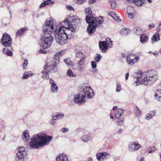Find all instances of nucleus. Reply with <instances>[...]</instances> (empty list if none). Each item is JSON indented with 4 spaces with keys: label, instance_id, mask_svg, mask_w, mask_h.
Here are the masks:
<instances>
[{
    "label": "nucleus",
    "instance_id": "obj_1",
    "mask_svg": "<svg viewBox=\"0 0 161 161\" xmlns=\"http://www.w3.org/2000/svg\"><path fill=\"white\" fill-rule=\"evenodd\" d=\"M77 19L73 15L70 14L61 23V26L57 27L55 37L58 43L63 45L68 42V39L70 38L75 32V28L73 24Z\"/></svg>",
    "mask_w": 161,
    "mask_h": 161
},
{
    "label": "nucleus",
    "instance_id": "obj_2",
    "mask_svg": "<svg viewBox=\"0 0 161 161\" xmlns=\"http://www.w3.org/2000/svg\"><path fill=\"white\" fill-rule=\"evenodd\" d=\"M56 28L57 27L53 23L52 21L49 20L46 22L42 29L43 35L41 38V47L44 48L50 47L53 39L52 34L54 32L55 35Z\"/></svg>",
    "mask_w": 161,
    "mask_h": 161
},
{
    "label": "nucleus",
    "instance_id": "obj_3",
    "mask_svg": "<svg viewBox=\"0 0 161 161\" xmlns=\"http://www.w3.org/2000/svg\"><path fill=\"white\" fill-rule=\"evenodd\" d=\"M52 138L51 136H47L45 133H40L33 136L30 142V146L32 148L37 149L48 143Z\"/></svg>",
    "mask_w": 161,
    "mask_h": 161
},
{
    "label": "nucleus",
    "instance_id": "obj_4",
    "mask_svg": "<svg viewBox=\"0 0 161 161\" xmlns=\"http://www.w3.org/2000/svg\"><path fill=\"white\" fill-rule=\"evenodd\" d=\"M104 18L103 17L100 16L98 18H90L87 16L86 18V23L89 24L87 31L88 34L91 35L94 33L96 30V27L102 23Z\"/></svg>",
    "mask_w": 161,
    "mask_h": 161
},
{
    "label": "nucleus",
    "instance_id": "obj_5",
    "mask_svg": "<svg viewBox=\"0 0 161 161\" xmlns=\"http://www.w3.org/2000/svg\"><path fill=\"white\" fill-rule=\"evenodd\" d=\"M80 88L82 90L81 92L82 93V95L85 98L90 99L93 98L95 95L94 92L91 86H89L87 84H83L80 87Z\"/></svg>",
    "mask_w": 161,
    "mask_h": 161
},
{
    "label": "nucleus",
    "instance_id": "obj_6",
    "mask_svg": "<svg viewBox=\"0 0 161 161\" xmlns=\"http://www.w3.org/2000/svg\"><path fill=\"white\" fill-rule=\"evenodd\" d=\"M27 152L25 148L23 147H18L16 150L15 161H24Z\"/></svg>",
    "mask_w": 161,
    "mask_h": 161
},
{
    "label": "nucleus",
    "instance_id": "obj_7",
    "mask_svg": "<svg viewBox=\"0 0 161 161\" xmlns=\"http://www.w3.org/2000/svg\"><path fill=\"white\" fill-rule=\"evenodd\" d=\"M56 69V67L53 64V65L49 66L47 64L45 66L44 69L42 72V78L44 80H48L49 79L48 72L50 71L56 72L55 69Z\"/></svg>",
    "mask_w": 161,
    "mask_h": 161
},
{
    "label": "nucleus",
    "instance_id": "obj_8",
    "mask_svg": "<svg viewBox=\"0 0 161 161\" xmlns=\"http://www.w3.org/2000/svg\"><path fill=\"white\" fill-rule=\"evenodd\" d=\"M1 42L3 45L9 47L12 44V39L8 34H4L2 38Z\"/></svg>",
    "mask_w": 161,
    "mask_h": 161
},
{
    "label": "nucleus",
    "instance_id": "obj_9",
    "mask_svg": "<svg viewBox=\"0 0 161 161\" xmlns=\"http://www.w3.org/2000/svg\"><path fill=\"white\" fill-rule=\"evenodd\" d=\"M141 147L140 145L137 142H132L128 145V151L131 152L138 150Z\"/></svg>",
    "mask_w": 161,
    "mask_h": 161
},
{
    "label": "nucleus",
    "instance_id": "obj_10",
    "mask_svg": "<svg viewBox=\"0 0 161 161\" xmlns=\"http://www.w3.org/2000/svg\"><path fill=\"white\" fill-rule=\"evenodd\" d=\"M136 77L137 78L136 80H150L147 74L142 71H139L137 73Z\"/></svg>",
    "mask_w": 161,
    "mask_h": 161
},
{
    "label": "nucleus",
    "instance_id": "obj_11",
    "mask_svg": "<svg viewBox=\"0 0 161 161\" xmlns=\"http://www.w3.org/2000/svg\"><path fill=\"white\" fill-rule=\"evenodd\" d=\"M74 99L75 103L80 104H82L86 102L85 98L82 94L81 95L80 94H75Z\"/></svg>",
    "mask_w": 161,
    "mask_h": 161
},
{
    "label": "nucleus",
    "instance_id": "obj_12",
    "mask_svg": "<svg viewBox=\"0 0 161 161\" xmlns=\"http://www.w3.org/2000/svg\"><path fill=\"white\" fill-rule=\"evenodd\" d=\"M147 74L150 79V80H156L158 79V76L157 75V72L154 70H151L147 71Z\"/></svg>",
    "mask_w": 161,
    "mask_h": 161
},
{
    "label": "nucleus",
    "instance_id": "obj_13",
    "mask_svg": "<svg viewBox=\"0 0 161 161\" xmlns=\"http://www.w3.org/2000/svg\"><path fill=\"white\" fill-rule=\"evenodd\" d=\"M154 83L153 81H135L133 85L134 86H137L140 85H144L145 86H150Z\"/></svg>",
    "mask_w": 161,
    "mask_h": 161
},
{
    "label": "nucleus",
    "instance_id": "obj_14",
    "mask_svg": "<svg viewBox=\"0 0 161 161\" xmlns=\"http://www.w3.org/2000/svg\"><path fill=\"white\" fill-rule=\"evenodd\" d=\"M99 46L100 49L103 53H105L108 49V46L105 41H100L99 42Z\"/></svg>",
    "mask_w": 161,
    "mask_h": 161
},
{
    "label": "nucleus",
    "instance_id": "obj_15",
    "mask_svg": "<svg viewBox=\"0 0 161 161\" xmlns=\"http://www.w3.org/2000/svg\"><path fill=\"white\" fill-rule=\"evenodd\" d=\"M64 50H62L60 52H57L54 55V58L55 60L54 62V63H53V65H53V64L54 66L56 67V66L55 65V64H56V63H58L59 61L60 57L64 53Z\"/></svg>",
    "mask_w": 161,
    "mask_h": 161
},
{
    "label": "nucleus",
    "instance_id": "obj_16",
    "mask_svg": "<svg viewBox=\"0 0 161 161\" xmlns=\"http://www.w3.org/2000/svg\"><path fill=\"white\" fill-rule=\"evenodd\" d=\"M133 57V55L132 54L127 55L126 57V62L127 64L130 66H132L135 63Z\"/></svg>",
    "mask_w": 161,
    "mask_h": 161
},
{
    "label": "nucleus",
    "instance_id": "obj_17",
    "mask_svg": "<svg viewBox=\"0 0 161 161\" xmlns=\"http://www.w3.org/2000/svg\"><path fill=\"white\" fill-rule=\"evenodd\" d=\"M148 41V37L145 34H141L140 36V42L143 44L147 43Z\"/></svg>",
    "mask_w": 161,
    "mask_h": 161
},
{
    "label": "nucleus",
    "instance_id": "obj_18",
    "mask_svg": "<svg viewBox=\"0 0 161 161\" xmlns=\"http://www.w3.org/2000/svg\"><path fill=\"white\" fill-rule=\"evenodd\" d=\"M156 112V111L155 110L150 111L148 114L146 115L145 119L147 120H150L155 115Z\"/></svg>",
    "mask_w": 161,
    "mask_h": 161
},
{
    "label": "nucleus",
    "instance_id": "obj_19",
    "mask_svg": "<svg viewBox=\"0 0 161 161\" xmlns=\"http://www.w3.org/2000/svg\"><path fill=\"white\" fill-rule=\"evenodd\" d=\"M68 157L64 154H59L57 157V161H68Z\"/></svg>",
    "mask_w": 161,
    "mask_h": 161
},
{
    "label": "nucleus",
    "instance_id": "obj_20",
    "mask_svg": "<svg viewBox=\"0 0 161 161\" xmlns=\"http://www.w3.org/2000/svg\"><path fill=\"white\" fill-rule=\"evenodd\" d=\"M51 84V91L53 93H56L57 92L58 87L57 86L55 81H50Z\"/></svg>",
    "mask_w": 161,
    "mask_h": 161
},
{
    "label": "nucleus",
    "instance_id": "obj_21",
    "mask_svg": "<svg viewBox=\"0 0 161 161\" xmlns=\"http://www.w3.org/2000/svg\"><path fill=\"white\" fill-rule=\"evenodd\" d=\"M152 43L153 44L158 42L160 40V36L158 33L156 32L154 34L151 38Z\"/></svg>",
    "mask_w": 161,
    "mask_h": 161
},
{
    "label": "nucleus",
    "instance_id": "obj_22",
    "mask_svg": "<svg viewBox=\"0 0 161 161\" xmlns=\"http://www.w3.org/2000/svg\"><path fill=\"white\" fill-rule=\"evenodd\" d=\"M85 12L86 14L87 15L86 17L88 16L90 18H95V17L92 16V11L90 7H88L86 8L85 9Z\"/></svg>",
    "mask_w": 161,
    "mask_h": 161
},
{
    "label": "nucleus",
    "instance_id": "obj_23",
    "mask_svg": "<svg viewBox=\"0 0 161 161\" xmlns=\"http://www.w3.org/2000/svg\"><path fill=\"white\" fill-rule=\"evenodd\" d=\"M30 136L27 130L24 131L22 135V138L24 141H27L29 139Z\"/></svg>",
    "mask_w": 161,
    "mask_h": 161
},
{
    "label": "nucleus",
    "instance_id": "obj_24",
    "mask_svg": "<svg viewBox=\"0 0 161 161\" xmlns=\"http://www.w3.org/2000/svg\"><path fill=\"white\" fill-rule=\"evenodd\" d=\"M123 113V110L121 108L118 109L115 112V116L117 118H119L122 116Z\"/></svg>",
    "mask_w": 161,
    "mask_h": 161
},
{
    "label": "nucleus",
    "instance_id": "obj_25",
    "mask_svg": "<svg viewBox=\"0 0 161 161\" xmlns=\"http://www.w3.org/2000/svg\"><path fill=\"white\" fill-rule=\"evenodd\" d=\"M28 29L26 27H23L19 30L16 33V36H20L23 34Z\"/></svg>",
    "mask_w": 161,
    "mask_h": 161
},
{
    "label": "nucleus",
    "instance_id": "obj_26",
    "mask_svg": "<svg viewBox=\"0 0 161 161\" xmlns=\"http://www.w3.org/2000/svg\"><path fill=\"white\" fill-rule=\"evenodd\" d=\"M131 32V30L128 28H125L121 30L120 31V33L123 36H125L130 34Z\"/></svg>",
    "mask_w": 161,
    "mask_h": 161
},
{
    "label": "nucleus",
    "instance_id": "obj_27",
    "mask_svg": "<svg viewBox=\"0 0 161 161\" xmlns=\"http://www.w3.org/2000/svg\"><path fill=\"white\" fill-rule=\"evenodd\" d=\"M100 155L102 156V157L101 158H100V161H103L104 159L109 158L110 157V155L109 154L107 153L106 152L101 153Z\"/></svg>",
    "mask_w": 161,
    "mask_h": 161
},
{
    "label": "nucleus",
    "instance_id": "obj_28",
    "mask_svg": "<svg viewBox=\"0 0 161 161\" xmlns=\"http://www.w3.org/2000/svg\"><path fill=\"white\" fill-rule=\"evenodd\" d=\"M54 2H52L51 0H47L44 2L42 3L40 6V8H42L44 7L47 5H50L53 4Z\"/></svg>",
    "mask_w": 161,
    "mask_h": 161
},
{
    "label": "nucleus",
    "instance_id": "obj_29",
    "mask_svg": "<svg viewBox=\"0 0 161 161\" xmlns=\"http://www.w3.org/2000/svg\"><path fill=\"white\" fill-rule=\"evenodd\" d=\"M91 138V135L89 134L84 136L82 137L81 140L84 142H87L89 141Z\"/></svg>",
    "mask_w": 161,
    "mask_h": 161
},
{
    "label": "nucleus",
    "instance_id": "obj_30",
    "mask_svg": "<svg viewBox=\"0 0 161 161\" xmlns=\"http://www.w3.org/2000/svg\"><path fill=\"white\" fill-rule=\"evenodd\" d=\"M108 14L112 16L115 20H119V17L117 14L114 11H110L108 12Z\"/></svg>",
    "mask_w": 161,
    "mask_h": 161
},
{
    "label": "nucleus",
    "instance_id": "obj_31",
    "mask_svg": "<svg viewBox=\"0 0 161 161\" xmlns=\"http://www.w3.org/2000/svg\"><path fill=\"white\" fill-rule=\"evenodd\" d=\"M3 53L7 55L11 56L13 55L12 53L8 49V48H4L3 49Z\"/></svg>",
    "mask_w": 161,
    "mask_h": 161
},
{
    "label": "nucleus",
    "instance_id": "obj_32",
    "mask_svg": "<svg viewBox=\"0 0 161 161\" xmlns=\"http://www.w3.org/2000/svg\"><path fill=\"white\" fill-rule=\"evenodd\" d=\"M108 1L111 5V8L113 9H115L116 7L117 4L115 0H108Z\"/></svg>",
    "mask_w": 161,
    "mask_h": 161
},
{
    "label": "nucleus",
    "instance_id": "obj_33",
    "mask_svg": "<svg viewBox=\"0 0 161 161\" xmlns=\"http://www.w3.org/2000/svg\"><path fill=\"white\" fill-rule=\"evenodd\" d=\"M106 42L107 45H108V47L111 48L113 47V41L111 40V39L108 37L106 39Z\"/></svg>",
    "mask_w": 161,
    "mask_h": 161
},
{
    "label": "nucleus",
    "instance_id": "obj_34",
    "mask_svg": "<svg viewBox=\"0 0 161 161\" xmlns=\"http://www.w3.org/2000/svg\"><path fill=\"white\" fill-rule=\"evenodd\" d=\"M33 74L32 72L29 71L25 72L24 74L22 79H25L28 77L29 76H32Z\"/></svg>",
    "mask_w": 161,
    "mask_h": 161
},
{
    "label": "nucleus",
    "instance_id": "obj_35",
    "mask_svg": "<svg viewBox=\"0 0 161 161\" xmlns=\"http://www.w3.org/2000/svg\"><path fill=\"white\" fill-rule=\"evenodd\" d=\"M134 32L137 35H140L142 33V30L141 28L137 27L133 29Z\"/></svg>",
    "mask_w": 161,
    "mask_h": 161
},
{
    "label": "nucleus",
    "instance_id": "obj_36",
    "mask_svg": "<svg viewBox=\"0 0 161 161\" xmlns=\"http://www.w3.org/2000/svg\"><path fill=\"white\" fill-rule=\"evenodd\" d=\"M135 9L134 8L131 6H129L127 8L126 12L127 13H134Z\"/></svg>",
    "mask_w": 161,
    "mask_h": 161
},
{
    "label": "nucleus",
    "instance_id": "obj_37",
    "mask_svg": "<svg viewBox=\"0 0 161 161\" xmlns=\"http://www.w3.org/2000/svg\"><path fill=\"white\" fill-rule=\"evenodd\" d=\"M101 58V56L99 54H97L96 56L94 58V59L95 60V61L98 63L100 60Z\"/></svg>",
    "mask_w": 161,
    "mask_h": 161
},
{
    "label": "nucleus",
    "instance_id": "obj_38",
    "mask_svg": "<svg viewBox=\"0 0 161 161\" xmlns=\"http://www.w3.org/2000/svg\"><path fill=\"white\" fill-rule=\"evenodd\" d=\"M156 149L155 147L154 146H152V147H149L147 149V151L149 153H152L154 152Z\"/></svg>",
    "mask_w": 161,
    "mask_h": 161
},
{
    "label": "nucleus",
    "instance_id": "obj_39",
    "mask_svg": "<svg viewBox=\"0 0 161 161\" xmlns=\"http://www.w3.org/2000/svg\"><path fill=\"white\" fill-rule=\"evenodd\" d=\"M136 110L137 116L139 118L140 117L141 115V110H140L139 108L137 107H136Z\"/></svg>",
    "mask_w": 161,
    "mask_h": 161
},
{
    "label": "nucleus",
    "instance_id": "obj_40",
    "mask_svg": "<svg viewBox=\"0 0 161 161\" xmlns=\"http://www.w3.org/2000/svg\"><path fill=\"white\" fill-rule=\"evenodd\" d=\"M155 98L159 102H161V95L159 93H155L154 95Z\"/></svg>",
    "mask_w": 161,
    "mask_h": 161
},
{
    "label": "nucleus",
    "instance_id": "obj_41",
    "mask_svg": "<svg viewBox=\"0 0 161 161\" xmlns=\"http://www.w3.org/2000/svg\"><path fill=\"white\" fill-rule=\"evenodd\" d=\"M85 58L84 57H83L78 62V64L81 66L83 65L85 61Z\"/></svg>",
    "mask_w": 161,
    "mask_h": 161
},
{
    "label": "nucleus",
    "instance_id": "obj_42",
    "mask_svg": "<svg viewBox=\"0 0 161 161\" xmlns=\"http://www.w3.org/2000/svg\"><path fill=\"white\" fill-rule=\"evenodd\" d=\"M124 119L121 118L119 120L117 121L116 124L118 125H121L123 124L124 123Z\"/></svg>",
    "mask_w": 161,
    "mask_h": 161
},
{
    "label": "nucleus",
    "instance_id": "obj_43",
    "mask_svg": "<svg viewBox=\"0 0 161 161\" xmlns=\"http://www.w3.org/2000/svg\"><path fill=\"white\" fill-rule=\"evenodd\" d=\"M64 63L68 65L71 64L72 61L69 58H67L64 60Z\"/></svg>",
    "mask_w": 161,
    "mask_h": 161
},
{
    "label": "nucleus",
    "instance_id": "obj_44",
    "mask_svg": "<svg viewBox=\"0 0 161 161\" xmlns=\"http://www.w3.org/2000/svg\"><path fill=\"white\" fill-rule=\"evenodd\" d=\"M82 55V53L80 51H77L76 53V56L78 58H81Z\"/></svg>",
    "mask_w": 161,
    "mask_h": 161
},
{
    "label": "nucleus",
    "instance_id": "obj_45",
    "mask_svg": "<svg viewBox=\"0 0 161 161\" xmlns=\"http://www.w3.org/2000/svg\"><path fill=\"white\" fill-rule=\"evenodd\" d=\"M87 0H77L76 3L78 4L81 5L86 2Z\"/></svg>",
    "mask_w": 161,
    "mask_h": 161
},
{
    "label": "nucleus",
    "instance_id": "obj_46",
    "mask_svg": "<svg viewBox=\"0 0 161 161\" xmlns=\"http://www.w3.org/2000/svg\"><path fill=\"white\" fill-rule=\"evenodd\" d=\"M28 64V61L26 59L24 60V63L23 64L22 67L23 68L25 69H26V66Z\"/></svg>",
    "mask_w": 161,
    "mask_h": 161
},
{
    "label": "nucleus",
    "instance_id": "obj_47",
    "mask_svg": "<svg viewBox=\"0 0 161 161\" xmlns=\"http://www.w3.org/2000/svg\"><path fill=\"white\" fill-rule=\"evenodd\" d=\"M127 13L128 15V17L130 19H133L135 18V15L134 13Z\"/></svg>",
    "mask_w": 161,
    "mask_h": 161
},
{
    "label": "nucleus",
    "instance_id": "obj_48",
    "mask_svg": "<svg viewBox=\"0 0 161 161\" xmlns=\"http://www.w3.org/2000/svg\"><path fill=\"white\" fill-rule=\"evenodd\" d=\"M67 74L68 76H73L75 75L71 70H69L67 72Z\"/></svg>",
    "mask_w": 161,
    "mask_h": 161
},
{
    "label": "nucleus",
    "instance_id": "obj_49",
    "mask_svg": "<svg viewBox=\"0 0 161 161\" xmlns=\"http://www.w3.org/2000/svg\"><path fill=\"white\" fill-rule=\"evenodd\" d=\"M121 89V87L120 85L119 84H117L116 86V91L119 92Z\"/></svg>",
    "mask_w": 161,
    "mask_h": 161
},
{
    "label": "nucleus",
    "instance_id": "obj_50",
    "mask_svg": "<svg viewBox=\"0 0 161 161\" xmlns=\"http://www.w3.org/2000/svg\"><path fill=\"white\" fill-rule=\"evenodd\" d=\"M96 61H92L91 62V65H92V69H95V68L97 67V65L96 64Z\"/></svg>",
    "mask_w": 161,
    "mask_h": 161
},
{
    "label": "nucleus",
    "instance_id": "obj_51",
    "mask_svg": "<svg viewBox=\"0 0 161 161\" xmlns=\"http://www.w3.org/2000/svg\"><path fill=\"white\" fill-rule=\"evenodd\" d=\"M46 48H44L43 47V48L41 49L39 51V53L42 54H45L47 52V50H45Z\"/></svg>",
    "mask_w": 161,
    "mask_h": 161
},
{
    "label": "nucleus",
    "instance_id": "obj_52",
    "mask_svg": "<svg viewBox=\"0 0 161 161\" xmlns=\"http://www.w3.org/2000/svg\"><path fill=\"white\" fill-rule=\"evenodd\" d=\"M83 70V68L81 66L79 65L78 64L77 68L76 70L78 71L79 72H81Z\"/></svg>",
    "mask_w": 161,
    "mask_h": 161
},
{
    "label": "nucleus",
    "instance_id": "obj_53",
    "mask_svg": "<svg viewBox=\"0 0 161 161\" xmlns=\"http://www.w3.org/2000/svg\"><path fill=\"white\" fill-rule=\"evenodd\" d=\"M66 8L67 10L74 11V8L72 6L69 5H66Z\"/></svg>",
    "mask_w": 161,
    "mask_h": 161
},
{
    "label": "nucleus",
    "instance_id": "obj_54",
    "mask_svg": "<svg viewBox=\"0 0 161 161\" xmlns=\"http://www.w3.org/2000/svg\"><path fill=\"white\" fill-rule=\"evenodd\" d=\"M123 129L121 128H119L117 130V133L118 134L121 135L123 133Z\"/></svg>",
    "mask_w": 161,
    "mask_h": 161
},
{
    "label": "nucleus",
    "instance_id": "obj_55",
    "mask_svg": "<svg viewBox=\"0 0 161 161\" xmlns=\"http://www.w3.org/2000/svg\"><path fill=\"white\" fill-rule=\"evenodd\" d=\"M61 131L63 133H65L69 131V129L66 128H63L61 129Z\"/></svg>",
    "mask_w": 161,
    "mask_h": 161
},
{
    "label": "nucleus",
    "instance_id": "obj_56",
    "mask_svg": "<svg viewBox=\"0 0 161 161\" xmlns=\"http://www.w3.org/2000/svg\"><path fill=\"white\" fill-rule=\"evenodd\" d=\"M57 116H58V119H60L61 118H63L64 117V115L63 114H57Z\"/></svg>",
    "mask_w": 161,
    "mask_h": 161
},
{
    "label": "nucleus",
    "instance_id": "obj_57",
    "mask_svg": "<svg viewBox=\"0 0 161 161\" xmlns=\"http://www.w3.org/2000/svg\"><path fill=\"white\" fill-rule=\"evenodd\" d=\"M78 65V64H73L72 65V69L75 70H76L77 67Z\"/></svg>",
    "mask_w": 161,
    "mask_h": 161
},
{
    "label": "nucleus",
    "instance_id": "obj_58",
    "mask_svg": "<svg viewBox=\"0 0 161 161\" xmlns=\"http://www.w3.org/2000/svg\"><path fill=\"white\" fill-rule=\"evenodd\" d=\"M97 0H88V3L89 4H92L96 2Z\"/></svg>",
    "mask_w": 161,
    "mask_h": 161
},
{
    "label": "nucleus",
    "instance_id": "obj_59",
    "mask_svg": "<svg viewBox=\"0 0 161 161\" xmlns=\"http://www.w3.org/2000/svg\"><path fill=\"white\" fill-rule=\"evenodd\" d=\"M101 153H98L96 155V157L97 159L99 161L100 158H101L102 157V156H101Z\"/></svg>",
    "mask_w": 161,
    "mask_h": 161
},
{
    "label": "nucleus",
    "instance_id": "obj_60",
    "mask_svg": "<svg viewBox=\"0 0 161 161\" xmlns=\"http://www.w3.org/2000/svg\"><path fill=\"white\" fill-rule=\"evenodd\" d=\"M155 27L154 24L153 23H152L149 26V28L150 29H152L153 28Z\"/></svg>",
    "mask_w": 161,
    "mask_h": 161
},
{
    "label": "nucleus",
    "instance_id": "obj_61",
    "mask_svg": "<svg viewBox=\"0 0 161 161\" xmlns=\"http://www.w3.org/2000/svg\"><path fill=\"white\" fill-rule=\"evenodd\" d=\"M52 119L55 120H56L57 119H58L57 115H53L52 116Z\"/></svg>",
    "mask_w": 161,
    "mask_h": 161
},
{
    "label": "nucleus",
    "instance_id": "obj_62",
    "mask_svg": "<svg viewBox=\"0 0 161 161\" xmlns=\"http://www.w3.org/2000/svg\"><path fill=\"white\" fill-rule=\"evenodd\" d=\"M50 123L51 125H55V120L53 119H52Z\"/></svg>",
    "mask_w": 161,
    "mask_h": 161
},
{
    "label": "nucleus",
    "instance_id": "obj_63",
    "mask_svg": "<svg viewBox=\"0 0 161 161\" xmlns=\"http://www.w3.org/2000/svg\"><path fill=\"white\" fill-rule=\"evenodd\" d=\"M133 58V59H134V60H135V63L136 62V61H137L138 60L140 59V58L138 57V56L134 58Z\"/></svg>",
    "mask_w": 161,
    "mask_h": 161
},
{
    "label": "nucleus",
    "instance_id": "obj_64",
    "mask_svg": "<svg viewBox=\"0 0 161 161\" xmlns=\"http://www.w3.org/2000/svg\"><path fill=\"white\" fill-rule=\"evenodd\" d=\"M159 93L160 95H161V90L158 89L156 90L155 93Z\"/></svg>",
    "mask_w": 161,
    "mask_h": 161
}]
</instances>
